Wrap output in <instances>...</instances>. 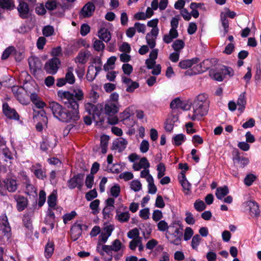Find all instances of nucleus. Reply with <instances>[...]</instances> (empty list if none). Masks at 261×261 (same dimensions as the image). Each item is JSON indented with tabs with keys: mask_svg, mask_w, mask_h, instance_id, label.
Here are the masks:
<instances>
[{
	"mask_svg": "<svg viewBox=\"0 0 261 261\" xmlns=\"http://www.w3.org/2000/svg\"><path fill=\"white\" fill-rule=\"evenodd\" d=\"M99 38L106 42H108L111 38V35L108 29L106 28L100 29L98 32Z\"/></svg>",
	"mask_w": 261,
	"mask_h": 261,
	"instance_id": "cd10ccee",
	"label": "nucleus"
},
{
	"mask_svg": "<svg viewBox=\"0 0 261 261\" xmlns=\"http://www.w3.org/2000/svg\"><path fill=\"white\" fill-rule=\"evenodd\" d=\"M185 215L186 217L185 218V221L188 224L193 225L195 224V219L191 213L189 212H186Z\"/></svg>",
	"mask_w": 261,
	"mask_h": 261,
	"instance_id": "6e6d98bb",
	"label": "nucleus"
},
{
	"mask_svg": "<svg viewBox=\"0 0 261 261\" xmlns=\"http://www.w3.org/2000/svg\"><path fill=\"white\" fill-rule=\"evenodd\" d=\"M122 81L127 86L126 91L128 92H134L139 86L137 82L133 81L130 79L125 75L122 76Z\"/></svg>",
	"mask_w": 261,
	"mask_h": 261,
	"instance_id": "2eb2a0df",
	"label": "nucleus"
},
{
	"mask_svg": "<svg viewBox=\"0 0 261 261\" xmlns=\"http://www.w3.org/2000/svg\"><path fill=\"white\" fill-rule=\"evenodd\" d=\"M4 194L8 190L10 192H14L17 189V184L15 179L12 178H7L3 181Z\"/></svg>",
	"mask_w": 261,
	"mask_h": 261,
	"instance_id": "9b49d317",
	"label": "nucleus"
},
{
	"mask_svg": "<svg viewBox=\"0 0 261 261\" xmlns=\"http://www.w3.org/2000/svg\"><path fill=\"white\" fill-rule=\"evenodd\" d=\"M3 112L5 115L11 119H18L19 115L16 111L11 108L7 103H5L3 106Z\"/></svg>",
	"mask_w": 261,
	"mask_h": 261,
	"instance_id": "a211bd4d",
	"label": "nucleus"
},
{
	"mask_svg": "<svg viewBox=\"0 0 261 261\" xmlns=\"http://www.w3.org/2000/svg\"><path fill=\"white\" fill-rule=\"evenodd\" d=\"M97 74V72H95V68L94 66H90L88 67L86 78L89 81H93Z\"/></svg>",
	"mask_w": 261,
	"mask_h": 261,
	"instance_id": "f704fd0d",
	"label": "nucleus"
},
{
	"mask_svg": "<svg viewBox=\"0 0 261 261\" xmlns=\"http://www.w3.org/2000/svg\"><path fill=\"white\" fill-rule=\"evenodd\" d=\"M87 60V55L85 53H80L75 59V62L81 63L85 64Z\"/></svg>",
	"mask_w": 261,
	"mask_h": 261,
	"instance_id": "680f3d73",
	"label": "nucleus"
},
{
	"mask_svg": "<svg viewBox=\"0 0 261 261\" xmlns=\"http://www.w3.org/2000/svg\"><path fill=\"white\" fill-rule=\"evenodd\" d=\"M170 108L172 109H181L188 110L191 108V105L186 100H181L178 98L173 100L170 103Z\"/></svg>",
	"mask_w": 261,
	"mask_h": 261,
	"instance_id": "1a4fd4ad",
	"label": "nucleus"
},
{
	"mask_svg": "<svg viewBox=\"0 0 261 261\" xmlns=\"http://www.w3.org/2000/svg\"><path fill=\"white\" fill-rule=\"evenodd\" d=\"M179 182L181 185L184 192L186 194H189L191 192V185L188 181L184 172L181 173V175L179 177Z\"/></svg>",
	"mask_w": 261,
	"mask_h": 261,
	"instance_id": "6ab92c4d",
	"label": "nucleus"
},
{
	"mask_svg": "<svg viewBox=\"0 0 261 261\" xmlns=\"http://www.w3.org/2000/svg\"><path fill=\"white\" fill-rule=\"evenodd\" d=\"M71 238L73 241L77 240L82 233V225L77 222L75 223L70 229Z\"/></svg>",
	"mask_w": 261,
	"mask_h": 261,
	"instance_id": "4468645a",
	"label": "nucleus"
},
{
	"mask_svg": "<svg viewBox=\"0 0 261 261\" xmlns=\"http://www.w3.org/2000/svg\"><path fill=\"white\" fill-rule=\"evenodd\" d=\"M31 170L38 178L43 179L45 176V173L41 168V165L39 164L33 165L31 168Z\"/></svg>",
	"mask_w": 261,
	"mask_h": 261,
	"instance_id": "c85d7f7f",
	"label": "nucleus"
},
{
	"mask_svg": "<svg viewBox=\"0 0 261 261\" xmlns=\"http://www.w3.org/2000/svg\"><path fill=\"white\" fill-rule=\"evenodd\" d=\"M73 68L72 67H69L65 75V79L66 81L70 84H73L75 82V77L73 73Z\"/></svg>",
	"mask_w": 261,
	"mask_h": 261,
	"instance_id": "72a5a7b5",
	"label": "nucleus"
},
{
	"mask_svg": "<svg viewBox=\"0 0 261 261\" xmlns=\"http://www.w3.org/2000/svg\"><path fill=\"white\" fill-rule=\"evenodd\" d=\"M127 144V141L125 139L120 137L113 141L112 148L121 152L125 149Z\"/></svg>",
	"mask_w": 261,
	"mask_h": 261,
	"instance_id": "f3484780",
	"label": "nucleus"
},
{
	"mask_svg": "<svg viewBox=\"0 0 261 261\" xmlns=\"http://www.w3.org/2000/svg\"><path fill=\"white\" fill-rule=\"evenodd\" d=\"M14 7V4L11 0H0V18L5 10H12Z\"/></svg>",
	"mask_w": 261,
	"mask_h": 261,
	"instance_id": "a878e982",
	"label": "nucleus"
},
{
	"mask_svg": "<svg viewBox=\"0 0 261 261\" xmlns=\"http://www.w3.org/2000/svg\"><path fill=\"white\" fill-rule=\"evenodd\" d=\"M84 106L86 111L90 115L93 114V112L96 108L95 105L90 102L85 103Z\"/></svg>",
	"mask_w": 261,
	"mask_h": 261,
	"instance_id": "338daca9",
	"label": "nucleus"
},
{
	"mask_svg": "<svg viewBox=\"0 0 261 261\" xmlns=\"http://www.w3.org/2000/svg\"><path fill=\"white\" fill-rule=\"evenodd\" d=\"M150 164L147 158L143 157L140 159L139 162H136L133 164V168L135 171H139L141 169L149 168Z\"/></svg>",
	"mask_w": 261,
	"mask_h": 261,
	"instance_id": "5701e85b",
	"label": "nucleus"
},
{
	"mask_svg": "<svg viewBox=\"0 0 261 261\" xmlns=\"http://www.w3.org/2000/svg\"><path fill=\"white\" fill-rule=\"evenodd\" d=\"M54 250V244L52 242H48L45 249V256L46 258L50 257Z\"/></svg>",
	"mask_w": 261,
	"mask_h": 261,
	"instance_id": "49530a36",
	"label": "nucleus"
},
{
	"mask_svg": "<svg viewBox=\"0 0 261 261\" xmlns=\"http://www.w3.org/2000/svg\"><path fill=\"white\" fill-rule=\"evenodd\" d=\"M60 64V61L59 59L54 57L46 63L45 69L47 72L50 74H55L57 72Z\"/></svg>",
	"mask_w": 261,
	"mask_h": 261,
	"instance_id": "6e6552de",
	"label": "nucleus"
},
{
	"mask_svg": "<svg viewBox=\"0 0 261 261\" xmlns=\"http://www.w3.org/2000/svg\"><path fill=\"white\" fill-rule=\"evenodd\" d=\"M16 99L19 101V102L24 105H27L29 103V100L28 98V95L26 93V92L24 91L23 93H21L20 95H19Z\"/></svg>",
	"mask_w": 261,
	"mask_h": 261,
	"instance_id": "603ef678",
	"label": "nucleus"
},
{
	"mask_svg": "<svg viewBox=\"0 0 261 261\" xmlns=\"http://www.w3.org/2000/svg\"><path fill=\"white\" fill-rule=\"evenodd\" d=\"M246 206H248L251 213V215L254 216H258L259 214V206L258 204L253 200H249L244 203Z\"/></svg>",
	"mask_w": 261,
	"mask_h": 261,
	"instance_id": "aec40b11",
	"label": "nucleus"
},
{
	"mask_svg": "<svg viewBox=\"0 0 261 261\" xmlns=\"http://www.w3.org/2000/svg\"><path fill=\"white\" fill-rule=\"evenodd\" d=\"M158 229L161 232H167L170 230V225H169L168 223L165 220L159 221L157 224Z\"/></svg>",
	"mask_w": 261,
	"mask_h": 261,
	"instance_id": "a19ab883",
	"label": "nucleus"
},
{
	"mask_svg": "<svg viewBox=\"0 0 261 261\" xmlns=\"http://www.w3.org/2000/svg\"><path fill=\"white\" fill-rule=\"evenodd\" d=\"M199 62V59L198 58H194L191 59H187L181 60L178 64V66L181 69H187L191 67L194 64H196Z\"/></svg>",
	"mask_w": 261,
	"mask_h": 261,
	"instance_id": "b1692460",
	"label": "nucleus"
},
{
	"mask_svg": "<svg viewBox=\"0 0 261 261\" xmlns=\"http://www.w3.org/2000/svg\"><path fill=\"white\" fill-rule=\"evenodd\" d=\"M148 193L154 194L156 193L157 189L154 184V179L152 176H149L147 179Z\"/></svg>",
	"mask_w": 261,
	"mask_h": 261,
	"instance_id": "4c0bfd02",
	"label": "nucleus"
},
{
	"mask_svg": "<svg viewBox=\"0 0 261 261\" xmlns=\"http://www.w3.org/2000/svg\"><path fill=\"white\" fill-rule=\"evenodd\" d=\"M149 144L148 141L143 140L140 146V151L142 153H146L149 149Z\"/></svg>",
	"mask_w": 261,
	"mask_h": 261,
	"instance_id": "774afa93",
	"label": "nucleus"
},
{
	"mask_svg": "<svg viewBox=\"0 0 261 261\" xmlns=\"http://www.w3.org/2000/svg\"><path fill=\"white\" fill-rule=\"evenodd\" d=\"M109 140V137L107 135H103L101 137L100 147L101 149V152L103 154L107 152Z\"/></svg>",
	"mask_w": 261,
	"mask_h": 261,
	"instance_id": "c9c22d12",
	"label": "nucleus"
},
{
	"mask_svg": "<svg viewBox=\"0 0 261 261\" xmlns=\"http://www.w3.org/2000/svg\"><path fill=\"white\" fill-rule=\"evenodd\" d=\"M116 218L121 223L126 222L130 218V214L128 211L120 212L117 210Z\"/></svg>",
	"mask_w": 261,
	"mask_h": 261,
	"instance_id": "c756f323",
	"label": "nucleus"
},
{
	"mask_svg": "<svg viewBox=\"0 0 261 261\" xmlns=\"http://www.w3.org/2000/svg\"><path fill=\"white\" fill-rule=\"evenodd\" d=\"M57 95L60 100L66 107L70 109L68 110L59 103L51 101L48 107L54 117L63 122L75 121L80 118L79 102L84 98V93L80 88L73 89L71 92L60 90Z\"/></svg>",
	"mask_w": 261,
	"mask_h": 261,
	"instance_id": "f257e3e1",
	"label": "nucleus"
},
{
	"mask_svg": "<svg viewBox=\"0 0 261 261\" xmlns=\"http://www.w3.org/2000/svg\"><path fill=\"white\" fill-rule=\"evenodd\" d=\"M201 241V238L199 234L194 236L192 239L191 246L193 249H197Z\"/></svg>",
	"mask_w": 261,
	"mask_h": 261,
	"instance_id": "8fccbe9b",
	"label": "nucleus"
},
{
	"mask_svg": "<svg viewBox=\"0 0 261 261\" xmlns=\"http://www.w3.org/2000/svg\"><path fill=\"white\" fill-rule=\"evenodd\" d=\"M119 104H116L111 101H107L104 106L105 113L109 116L114 115L119 112Z\"/></svg>",
	"mask_w": 261,
	"mask_h": 261,
	"instance_id": "9d476101",
	"label": "nucleus"
},
{
	"mask_svg": "<svg viewBox=\"0 0 261 261\" xmlns=\"http://www.w3.org/2000/svg\"><path fill=\"white\" fill-rule=\"evenodd\" d=\"M114 227L113 225H108L106 226L103 228L100 235L99 237V241L103 243H106L108 238L111 236Z\"/></svg>",
	"mask_w": 261,
	"mask_h": 261,
	"instance_id": "dca6fc26",
	"label": "nucleus"
},
{
	"mask_svg": "<svg viewBox=\"0 0 261 261\" xmlns=\"http://www.w3.org/2000/svg\"><path fill=\"white\" fill-rule=\"evenodd\" d=\"M246 103L245 92L241 93L238 99L237 105L238 106V110L241 113L243 112L245 108V105Z\"/></svg>",
	"mask_w": 261,
	"mask_h": 261,
	"instance_id": "7c9ffc66",
	"label": "nucleus"
},
{
	"mask_svg": "<svg viewBox=\"0 0 261 261\" xmlns=\"http://www.w3.org/2000/svg\"><path fill=\"white\" fill-rule=\"evenodd\" d=\"M165 170H166V168H165V165L162 163H160L157 166V171H158L157 176H158V178H162L165 175Z\"/></svg>",
	"mask_w": 261,
	"mask_h": 261,
	"instance_id": "13d9d810",
	"label": "nucleus"
},
{
	"mask_svg": "<svg viewBox=\"0 0 261 261\" xmlns=\"http://www.w3.org/2000/svg\"><path fill=\"white\" fill-rule=\"evenodd\" d=\"M159 33L157 30H151V31L148 33L145 37L146 43L148 46L152 49L156 45V40Z\"/></svg>",
	"mask_w": 261,
	"mask_h": 261,
	"instance_id": "ddd939ff",
	"label": "nucleus"
},
{
	"mask_svg": "<svg viewBox=\"0 0 261 261\" xmlns=\"http://www.w3.org/2000/svg\"><path fill=\"white\" fill-rule=\"evenodd\" d=\"M194 207L197 211L201 212L205 209L206 205L202 200L198 199L194 202Z\"/></svg>",
	"mask_w": 261,
	"mask_h": 261,
	"instance_id": "de8ad7c7",
	"label": "nucleus"
},
{
	"mask_svg": "<svg viewBox=\"0 0 261 261\" xmlns=\"http://www.w3.org/2000/svg\"><path fill=\"white\" fill-rule=\"evenodd\" d=\"M18 5L17 9L19 17L22 19H27L31 15L29 5L23 0H18Z\"/></svg>",
	"mask_w": 261,
	"mask_h": 261,
	"instance_id": "423d86ee",
	"label": "nucleus"
},
{
	"mask_svg": "<svg viewBox=\"0 0 261 261\" xmlns=\"http://www.w3.org/2000/svg\"><path fill=\"white\" fill-rule=\"evenodd\" d=\"M120 193V188L118 185H115L110 189V195L113 198H117Z\"/></svg>",
	"mask_w": 261,
	"mask_h": 261,
	"instance_id": "3c124183",
	"label": "nucleus"
},
{
	"mask_svg": "<svg viewBox=\"0 0 261 261\" xmlns=\"http://www.w3.org/2000/svg\"><path fill=\"white\" fill-rule=\"evenodd\" d=\"M234 163L238 164L241 167H244L249 163V160L246 158H241L239 155H237L233 159Z\"/></svg>",
	"mask_w": 261,
	"mask_h": 261,
	"instance_id": "79ce46f5",
	"label": "nucleus"
},
{
	"mask_svg": "<svg viewBox=\"0 0 261 261\" xmlns=\"http://www.w3.org/2000/svg\"><path fill=\"white\" fill-rule=\"evenodd\" d=\"M26 191L25 193L29 195H36V189L31 184L30 180H28L27 182H25Z\"/></svg>",
	"mask_w": 261,
	"mask_h": 261,
	"instance_id": "c03bdc74",
	"label": "nucleus"
},
{
	"mask_svg": "<svg viewBox=\"0 0 261 261\" xmlns=\"http://www.w3.org/2000/svg\"><path fill=\"white\" fill-rule=\"evenodd\" d=\"M229 193L227 186L219 187L216 191V196L218 199L222 200Z\"/></svg>",
	"mask_w": 261,
	"mask_h": 261,
	"instance_id": "2f4dec72",
	"label": "nucleus"
},
{
	"mask_svg": "<svg viewBox=\"0 0 261 261\" xmlns=\"http://www.w3.org/2000/svg\"><path fill=\"white\" fill-rule=\"evenodd\" d=\"M43 35L45 37H49L54 33V28L51 25H46L42 29Z\"/></svg>",
	"mask_w": 261,
	"mask_h": 261,
	"instance_id": "09e8293b",
	"label": "nucleus"
},
{
	"mask_svg": "<svg viewBox=\"0 0 261 261\" xmlns=\"http://www.w3.org/2000/svg\"><path fill=\"white\" fill-rule=\"evenodd\" d=\"M60 5V3L57 0H47L45 4V7L48 11H53L56 10Z\"/></svg>",
	"mask_w": 261,
	"mask_h": 261,
	"instance_id": "473e14b6",
	"label": "nucleus"
},
{
	"mask_svg": "<svg viewBox=\"0 0 261 261\" xmlns=\"http://www.w3.org/2000/svg\"><path fill=\"white\" fill-rule=\"evenodd\" d=\"M127 237L129 239H133V240L137 239V238H141L139 237V231L137 228H134L128 231Z\"/></svg>",
	"mask_w": 261,
	"mask_h": 261,
	"instance_id": "bf43d9fd",
	"label": "nucleus"
},
{
	"mask_svg": "<svg viewBox=\"0 0 261 261\" xmlns=\"http://www.w3.org/2000/svg\"><path fill=\"white\" fill-rule=\"evenodd\" d=\"M204 64V62H203L194 66L193 68V70H194V74H197L204 72L207 69L206 67H203Z\"/></svg>",
	"mask_w": 261,
	"mask_h": 261,
	"instance_id": "052dcab7",
	"label": "nucleus"
},
{
	"mask_svg": "<svg viewBox=\"0 0 261 261\" xmlns=\"http://www.w3.org/2000/svg\"><path fill=\"white\" fill-rule=\"evenodd\" d=\"M185 140V136L182 134L175 135L173 138V144L176 146L181 145Z\"/></svg>",
	"mask_w": 261,
	"mask_h": 261,
	"instance_id": "a18cd8bd",
	"label": "nucleus"
},
{
	"mask_svg": "<svg viewBox=\"0 0 261 261\" xmlns=\"http://www.w3.org/2000/svg\"><path fill=\"white\" fill-rule=\"evenodd\" d=\"M100 203V201L98 199H95L92 201L90 204V208L93 211V214L98 213V207Z\"/></svg>",
	"mask_w": 261,
	"mask_h": 261,
	"instance_id": "e2e57ef3",
	"label": "nucleus"
},
{
	"mask_svg": "<svg viewBox=\"0 0 261 261\" xmlns=\"http://www.w3.org/2000/svg\"><path fill=\"white\" fill-rule=\"evenodd\" d=\"M95 9L93 2H88L86 4L80 12V15L84 18L91 16Z\"/></svg>",
	"mask_w": 261,
	"mask_h": 261,
	"instance_id": "f8f14e48",
	"label": "nucleus"
},
{
	"mask_svg": "<svg viewBox=\"0 0 261 261\" xmlns=\"http://www.w3.org/2000/svg\"><path fill=\"white\" fill-rule=\"evenodd\" d=\"M130 188L135 192L139 191L142 188V184L138 180H133L130 184Z\"/></svg>",
	"mask_w": 261,
	"mask_h": 261,
	"instance_id": "5fc2aeb1",
	"label": "nucleus"
},
{
	"mask_svg": "<svg viewBox=\"0 0 261 261\" xmlns=\"http://www.w3.org/2000/svg\"><path fill=\"white\" fill-rule=\"evenodd\" d=\"M93 47L96 51L103 50L105 47L104 43L100 40L95 39L93 42Z\"/></svg>",
	"mask_w": 261,
	"mask_h": 261,
	"instance_id": "864d4df0",
	"label": "nucleus"
},
{
	"mask_svg": "<svg viewBox=\"0 0 261 261\" xmlns=\"http://www.w3.org/2000/svg\"><path fill=\"white\" fill-rule=\"evenodd\" d=\"M183 227L180 222H174L170 224V230L165 234V237L170 243L176 246L180 245L183 238Z\"/></svg>",
	"mask_w": 261,
	"mask_h": 261,
	"instance_id": "20e7f679",
	"label": "nucleus"
},
{
	"mask_svg": "<svg viewBox=\"0 0 261 261\" xmlns=\"http://www.w3.org/2000/svg\"><path fill=\"white\" fill-rule=\"evenodd\" d=\"M84 175L78 174L70 178L67 181V186L70 189H73L77 187L81 190L83 185Z\"/></svg>",
	"mask_w": 261,
	"mask_h": 261,
	"instance_id": "0eeeda50",
	"label": "nucleus"
},
{
	"mask_svg": "<svg viewBox=\"0 0 261 261\" xmlns=\"http://www.w3.org/2000/svg\"><path fill=\"white\" fill-rule=\"evenodd\" d=\"M208 108L207 95L204 93L200 94L196 97L193 103V114L192 116L189 115V117L193 121L199 120L207 114Z\"/></svg>",
	"mask_w": 261,
	"mask_h": 261,
	"instance_id": "7ed1b4c3",
	"label": "nucleus"
},
{
	"mask_svg": "<svg viewBox=\"0 0 261 261\" xmlns=\"http://www.w3.org/2000/svg\"><path fill=\"white\" fill-rule=\"evenodd\" d=\"M15 200L17 202V208L19 212H21L24 210L28 205V199L25 197L21 195L15 196Z\"/></svg>",
	"mask_w": 261,
	"mask_h": 261,
	"instance_id": "393cba45",
	"label": "nucleus"
},
{
	"mask_svg": "<svg viewBox=\"0 0 261 261\" xmlns=\"http://www.w3.org/2000/svg\"><path fill=\"white\" fill-rule=\"evenodd\" d=\"M194 234L193 229L190 227H187L185 228L184 233L183 234L184 239L185 241L189 240Z\"/></svg>",
	"mask_w": 261,
	"mask_h": 261,
	"instance_id": "4d7b16f0",
	"label": "nucleus"
},
{
	"mask_svg": "<svg viewBox=\"0 0 261 261\" xmlns=\"http://www.w3.org/2000/svg\"><path fill=\"white\" fill-rule=\"evenodd\" d=\"M124 248L120 241L115 239L111 245L98 244L96 250L103 256L105 261H112L113 257L115 260H118L122 256Z\"/></svg>",
	"mask_w": 261,
	"mask_h": 261,
	"instance_id": "f03ea898",
	"label": "nucleus"
},
{
	"mask_svg": "<svg viewBox=\"0 0 261 261\" xmlns=\"http://www.w3.org/2000/svg\"><path fill=\"white\" fill-rule=\"evenodd\" d=\"M255 179L256 176L252 174H248L244 179V184L247 186H250L252 184Z\"/></svg>",
	"mask_w": 261,
	"mask_h": 261,
	"instance_id": "69168bd1",
	"label": "nucleus"
},
{
	"mask_svg": "<svg viewBox=\"0 0 261 261\" xmlns=\"http://www.w3.org/2000/svg\"><path fill=\"white\" fill-rule=\"evenodd\" d=\"M218 70L222 74V75H223V79L227 75H229V76H232L234 74V71L233 69L230 67L222 66Z\"/></svg>",
	"mask_w": 261,
	"mask_h": 261,
	"instance_id": "ea45409f",
	"label": "nucleus"
},
{
	"mask_svg": "<svg viewBox=\"0 0 261 261\" xmlns=\"http://www.w3.org/2000/svg\"><path fill=\"white\" fill-rule=\"evenodd\" d=\"M115 198L109 197L105 201V207L103 210V214L105 216L109 215L114 210L115 206Z\"/></svg>",
	"mask_w": 261,
	"mask_h": 261,
	"instance_id": "412c9836",
	"label": "nucleus"
},
{
	"mask_svg": "<svg viewBox=\"0 0 261 261\" xmlns=\"http://www.w3.org/2000/svg\"><path fill=\"white\" fill-rule=\"evenodd\" d=\"M178 36V33H174L170 31L168 34H165L163 38V41L169 44L171 43L174 39L176 38Z\"/></svg>",
	"mask_w": 261,
	"mask_h": 261,
	"instance_id": "e433bc0d",
	"label": "nucleus"
},
{
	"mask_svg": "<svg viewBox=\"0 0 261 261\" xmlns=\"http://www.w3.org/2000/svg\"><path fill=\"white\" fill-rule=\"evenodd\" d=\"M184 41L180 39L176 40L172 45V47L174 51L178 53H180V51L184 48Z\"/></svg>",
	"mask_w": 261,
	"mask_h": 261,
	"instance_id": "58836bf2",
	"label": "nucleus"
},
{
	"mask_svg": "<svg viewBox=\"0 0 261 261\" xmlns=\"http://www.w3.org/2000/svg\"><path fill=\"white\" fill-rule=\"evenodd\" d=\"M11 236V227L6 215L0 217V245L8 241Z\"/></svg>",
	"mask_w": 261,
	"mask_h": 261,
	"instance_id": "39448f33",
	"label": "nucleus"
},
{
	"mask_svg": "<svg viewBox=\"0 0 261 261\" xmlns=\"http://www.w3.org/2000/svg\"><path fill=\"white\" fill-rule=\"evenodd\" d=\"M47 203L49 208H55V206L57 204V195L54 192L51 193L47 199Z\"/></svg>",
	"mask_w": 261,
	"mask_h": 261,
	"instance_id": "37998d69",
	"label": "nucleus"
},
{
	"mask_svg": "<svg viewBox=\"0 0 261 261\" xmlns=\"http://www.w3.org/2000/svg\"><path fill=\"white\" fill-rule=\"evenodd\" d=\"M29 64L31 70L34 72L40 70L42 67V64L39 58L32 57L29 59Z\"/></svg>",
	"mask_w": 261,
	"mask_h": 261,
	"instance_id": "4be33fe9",
	"label": "nucleus"
},
{
	"mask_svg": "<svg viewBox=\"0 0 261 261\" xmlns=\"http://www.w3.org/2000/svg\"><path fill=\"white\" fill-rule=\"evenodd\" d=\"M76 213L75 211H72L70 213L66 214L63 216V222L65 224L72 220L76 216Z\"/></svg>",
	"mask_w": 261,
	"mask_h": 261,
	"instance_id": "0e129e2a",
	"label": "nucleus"
},
{
	"mask_svg": "<svg viewBox=\"0 0 261 261\" xmlns=\"http://www.w3.org/2000/svg\"><path fill=\"white\" fill-rule=\"evenodd\" d=\"M53 208H48L47 211V215L45 219V223L48 225L51 229L54 228V222L55 215L52 211Z\"/></svg>",
	"mask_w": 261,
	"mask_h": 261,
	"instance_id": "bb28decb",
	"label": "nucleus"
}]
</instances>
